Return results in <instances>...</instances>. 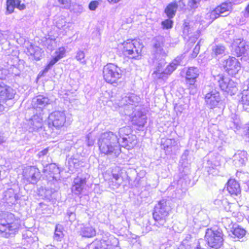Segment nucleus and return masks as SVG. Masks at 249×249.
I'll list each match as a JSON object with an SVG mask.
<instances>
[{"label": "nucleus", "instance_id": "obj_43", "mask_svg": "<svg viewBox=\"0 0 249 249\" xmlns=\"http://www.w3.org/2000/svg\"><path fill=\"white\" fill-rule=\"evenodd\" d=\"M59 60L55 56L51 60L49 64L46 66L44 69L43 70L42 73L41 72L39 73L38 76H42L44 73H45L48 71Z\"/></svg>", "mask_w": 249, "mask_h": 249}, {"label": "nucleus", "instance_id": "obj_45", "mask_svg": "<svg viewBox=\"0 0 249 249\" xmlns=\"http://www.w3.org/2000/svg\"><path fill=\"white\" fill-rule=\"evenodd\" d=\"M171 19H167L161 22V25L163 29H170L173 27V21Z\"/></svg>", "mask_w": 249, "mask_h": 249}, {"label": "nucleus", "instance_id": "obj_58", "mask_svg": "<svg viewBox=\"0 0 249 249\" xmlns=\"http://www.w3.org/2000/svg\"><path fill=\"white\" fill-rule=\"evenodd\" d=\"M178 4V6H179L180 9H183L185 5L182 0H179Z\"/></svg>", "mask_w": 249, "mask_h": 249}, {"label": "nucleus", "instance_id": "obj_37", "mask_svg": "<svg viewBox=\"0 0 249 249\" xmlns=\"http://www.w3.org/2000/svg\"><path fill=\"white\" fill-rule=\"evenodd\" d=\"M230 232L234 236V237L239 239L243 237L246 234V231L237 225Z\"/></svg>", "mask_w": 249, "mask_h": 249}, {"label": "nucleus", "instance_id": "obj_49", "mask_svg": "<svg viewBox=\"0 0 249 249\" xmlns=\"http://www.w3.org/2000/svg\"><path fill=\"white\" fill-rule=\"evenodd\" d=\"M67 216L70 222H72L76 219V215L73 211L70 209L68 210L67 212Z\"/></svg>", "mask_w": 249, "mask_h": 249}, {"label": "nucleus", "instance_id": "obj_46", "mask_svg": "<svg viewBox=\"0 0 249 249\" xmlns=\"http://www.w3.org/2000/svg\"><path fill=\"white\" fill-rule=\"evenodd\" d=\"M85 53L84 51H78L76 53V55L75 58L77 61L80 62L81 63L85 64L86 60L85 59Z\"/></svg>", "mask_w": 249, "mask_h": 249}, {"label": "nucleus", "instance_id": "obj_29", "mask_svg": "<svg viewBox=\"0 0 249 249\" xmlns=\"http://www.w3.org/2000/svg\"><path fill=\"white\" fill-rule=\"evenodd\" d=\"M29 124L33 131H37L42 126V118L40 113L34 115L29 120Z\"/></svg>", "mask_w": 249, "mask_h": 249}, {"label": "nucleus", "instance_id": "obj_12", "mask_svg": "<svg viewBox=\"0 0 249 249\" xmlns=\"http://www.w3.org/2000/svg\"><path fill=\"white\" fill-rule=\"evenodd\" d=\"M66 122V116L64 111L55 110L50 113L48 117V124L56 129L64 126Z\"/></svg>", "mask_w": 249, "mask_h": 249}, {"label": "nucleus", "instance_id": "obj_42", "mask_svg": "<svg viewBox=\"0 0 249 249\" xmlns=\"http://www.w3.org/2000/svg\"><path fill=\"white\" fill-rule=\"evenodd\" d=\"M225 47L221 45H215L212 47V55L217 56L223 54L225 52Z\"/></svg>", "mask_w": 249, "mask_h": 249}, {"label": "nucleus", "instance_id": "obj_24", "mask_svg": "<svg viewBox=\"0 0 249 249\" xmlns=\"http://www.w3.org/2000/svg\"><path fill=\"white\" fill-rule=\"evenodd\" d=\"M161 146L164 149L166 154H170L176 149L178 144L175 139H162Z\"/></svg>", "mask_w": 249, "mask_h": 249}, {"label": "nucleus", "instance_id": "obj_47", "mask_svg": "<svg viewBox=\"0 0 249 249\" xmlns=\"http://www.w3.org/2000/svg\"><path fill=\"white\" fill-rule=\"evenodd\" d=\"M65 53H66V50H65V48L63 47H60L59 48H58V50H57L55 51V56L56 57H57V58L59 60H60V59H61L64 57Z\"/></svg>", "mask_w": 249, "mask_h": 249}, {"label": "nucleus", "instance_id": "obj_52", "mask_svg": "<svg viewBox=\"0 0 249 249\" xmlns=\"http://www.w3.org/2000/svg\"><path fill=\"white\" fill-rule=\"evenodd\" d=\"M59 2L63 5L62 7L68 9L71 6L70 0H58Z\"/></svg>", "mask_w": 249, "mask_h": 249}, {"label": "nucleus", "instance_id": "obj_25", "mask_svg": "<svg viewBox=\"0 0 249 249\" xmlns=\"http://www.w3.org/2000/svg\"><path fill=\"white\" fill-rule=\"evenodd\" d=\"M247 161V153L245 151H238L233 157V163L237 167L245 165Z\"/></svg>", "mask_w": 249, "mask_h": 249}, {"label": "nucleus", "instance_id": "obj_33", "mask_svg": "<svg viewBox=\"0 0 249 249\" xmlns=\"http://www.w3.org/2000/svg\"><path fill=\"white\" fill-rule=\"evenodd\" d=\"M136 136L131 134L128 137H123V139L119 141L120 146L129 149L136 144Z\"/></svg>", "mask_w": 249, "mask_h": 249}, {"label": "nucleus", "instance_id": "obj_5", "mask_svg": "<svg viewBox=\"0 0 249 249\" xmlns=\"http://www.w3.org/2000/svg\"><path fill=\"white\" fill-rule=\"evenodd\" d=\"M122 45V52L125 56L135 59H139L141 56L143 46L137 39H127Z\"/></svg>", "mask_w": 249, "mask_h": 249}, {"label": "nucleus", "instance_id": "obj_20", "mask_svg": "<svg viewBox=\"0 0 249 249\" xmlns=\"http://www.w3.org/2000/svg\"><path fill=\"white\" fill-rule=\"evenodd\" d=\"M220 156L216 157L214 159L208 160L207 171L209 175L212 176L218 175L219 173V168L221 166Z\"/></svg>", "mask_w": 249, "mask_h": 249}, {"label": "nucleus", "instance_id": "obj_40", "mask_svg": "<svg viewBox=\"0 0 249 249\" xmlns=\"http://www.w3.org/2000/svg\"><path fill=\"white\" fill-rule=\"evenodd\" d=\"M68 166L70 171L73 172L75 169H77L79 166L78 160L72 157L69 158L68 160Z\"/></svg>", "mask_w": 249, "mask_h": 249}, {"label": "nucleus", "instance_id": "obj_62", "mask_svg": "<svg viewBox=\"0 0 249 249\" xmlns=\"http://www.w3.org/2000/svg\"><path fill=\"white\" fill-rule=\"evenodd\" d=\"M202 15L203 17L200 18V19H204V17H205V16H204V13H201V15Z\"/></svg>", "mask_w": 249, "mask_h": 249}, {"label": "nucleus", "instance_id": "obj_17", "mask_svg": "<svg viewBox=\"0 0 249 249\" xmlns=\"http://www.w3.org/2000/svg\"><path fill=\"white\" fill-rule=\"evenodd\" d=\"M219 86L221 89L230 94L234 95L236 94L238 89L236 84L232 80L228 78L220 76L218 81Z\"/></svg>", "mask_w": 249, "mask_h": 249}, {"label": "nucleus", "instance_id": "obj_41", "mask_svg": "<svg viewBox=\"0 0 249 249\" xmlns=\"http://www.w3.org/2000/svg\"><path fill=\"white\" fill-rule=\"evenodd\" d=\"M131 129L129 126H125L121 128L118 132L119 135V141L123 139V137H128L131 135Z\"/></svg>", "mask_w": 249, "mask_h": 249}, {"label": "nucleus", "instance_id": "obj_8", "mask_svg": "<svg viewBox=\"0 0 249 249\" xmlns=\"http://www.w3.org/2000/svg\"><path fill=\"white\" fill-rule=\"evenodd\" d=\"M205 239L210 247L219 248L223 242L222 231L220 229L215 228L208 229L205 232Z\"/></svg>", "mask_w": 249, "mask_h": 249}, {"label": "nucleus", "instance_id": "obj_6", "mask_svg": "<svg viewBox=\"0 0 249 249\" xmlns=\"http://www.w3.org/2000/svg\"><path fill=\"white\" fill-rule=\"evenodd\" d=\"M182 56H177L171 63H170L165 69H163V65L165 64L164 60H160L156 70L153 72V74L154 77L158 79L165 80L174 71L178 65H179L182 59Z\"/></svg>", "mask_w": 249, "mask_h": 249}, {"label": "nucleus", "instance_id": "obj_23", "mask_svg": "<svg viewBox=\"0 0 249 249\" xmlns=\"http://www.w3.org/2000/svg\"><path fill=\"white\" fill-rule=\"evenodd\" d=\"M4 197L7 204L14 205L16 204L20 198V195L18 193V189L9 188L5 192Z\"/></svg>", "mask_w": 249, "mask_h": 249}, {"label": "nucleus", "instance_id": "obj_32", "mask_svg": "<svg viewBox=\"0 0 249 249\" xmlns=\"http://www.w3.org/2000/svg\"><path fill=\"white\" fill-rule=\"evenodd\" d=\"M123 181V178L121 177V173L118 172L117 173L112 171V177L109 179L108 183L110 186L113 188H117L122 183Z\"/></svg>", "mask_w": 249, "mask_h": 249}, {"label": "nucleus", "instance_id": "obj_13", "mask_svg": "<svg viewBox=\"0 0 249 249\" xmlns=\"http://www.w3.org/2000/svg\"><path fill=\"white\" fill-rule=\"evenodd\" d=\"M199 75V71L196 67H190L186 72V81L190 90V93L194 94L197 90L196 84V78Z\"/></svg>", "mask_w": 249, "mask_h": 249}, {"label": "nucleus", "instance_id": "obj_27", "mask_svg": "<svg viewBox=\"0 0 249 249\" xmlns=\"http://www.w3.org/2000/svg\"><path fill=\"white\" fill-rule=\"evenodd\" d=\"M232 3L230 2L229 0H228L227 2L222 3L218 6L214 10L218 16V18L219 16H226L229 12L232 9Z\"/></svg>", "mask_w": 249, "mask_h": 249}, {"label": "nucleus", "instance_id": "obj_39", "mask_svg": "<svg viewBox=\"0 0 249 249\" xmlns=\"http://www.w3.org/2000/svg\"><path fill=\"white\" fill-rule=\"evenodd\" d=\"M222 223L225 228L227 230L228 232H230L236 225L235 223H233L231 218L229 217L222 218Z\"/></svg>", "mask_w": 249, "mask_h": 249}, {"label": "nucleus", "instance_id": "obj_16", "mask_svg": "<svg viewBox=\"0 0 249 249\" xmlns=\"http://www.w3.org/2000/svg\"><path fill=\"white\" fill-rule=\"evenodd\" d=\"M223 65L225 71L231 76L237 74L241 68L240 63L233 57H230L225 60L223 62Z\"/></svg>", "mask_w": 249, "mask_h": 249}, {"label": "nucleus", "instance_id": "obj_57", "mask_svg": "<svg viewBox=\"0 0 249 249\" xmlns=\"http://www.w3.org/2000/svg\"><path fill=\"white\" fill-rule=\"evenodd\" d=\"M229 1L231 3L232 5H235L241 3L243 0H229Z\"/></svg>", "mask_w": 249, "mask_h": 249}, {"label": "nucleus", "instance_id": "obj_38", "mask_svg": "<svg viewBox=\"0 0 249 249\" xmlns=\"http://www.w3.org/2000/svg\"><path fill=\"white\" fill-rule=\"evenodd\" d=\"M63 227L60 224L55 226L53 238L56 241H61L64 237Z\"/></svg>", "mask_w": 249, "mask_h": 249}, {"label": "nucleus", "instance_id": "obj_18", "mask_svg": "<svg viewBox=\"0 0 249 249\" xmlns=\"http://www.w3.org/2000/svg\"><path fill=\"white\" fill-rule=\"evenodd\" d=\"M15 91L10 86L6 85L3 82H0V102L6 100H11L14 98ZM3 109V106L0 103V111Z\"/></svg>", "mask_w": 249, "mask_h": 249}, {"label": "nucleus", "instance_id": "obj_59", "mask_svg": "<svg viewBox=\"0 0 249 249\" xmlns=\"http://www.w3.org/2000/svg\"><path fill=\"white\" fill-rule=\"evenodd\" d=\"M46 249H56V248L51 245L46 246Z\"/></svg>", "mask_w": 249, "mask_h": 249}, {"label": "nucleus", "instance_id": "obj_50", "mask_svg": "<svg viewBox=\"0 0 249 249\" xmlns=\"http://www.w3.org/2000/svg\"><path fill=\"white\" fill-rule=\"evenodd\" d=\"M86 142L89 146H92L94 143V140L92 138L91 134L89 133L86 137Z\"/></svg>", "mask_w": 249, "mask_h": 249}, {"label": "nucleus", "instance_id": "obj_15", "mask_svg": "<svg viewBox=\"0 0 249 249\" xmlns=\"http://www.w3.org/2000/svg\"><path fill=\"white\" fill-rule=\"evenodd\" d=\"M89 178V176L87 174H78L73 179L71 188L72 192L75 195L81 194Z\"/></svg>", "mask_w": 249, "mask_h": 249}, {"label": "nucleus", "instance_id": "obj_3", "mask_svg": "<svg viewBox=\"0 0 249 249\" xmlns=\"http://www.w3.org/2000/svg\"><path fill=\"white\" fill-rule=\"evenodd\" d=\"M21 226V220L9 213H0V233L8 238L14 236Z\"/></svg>", "mask_w": 249, "mask_h": 249}, {"label": "nucleus", "instance_id": "obj_53", "mask_svg": "<svg viewBox=\"0 0 249 249\" xmlns=\"http://www.w3.org/2000/svg\"><path fill=\"white\" fill-rule=\"evenodd\" d=\"M98 3L96 1H91L89 5V9L90 10H95L98 6Z\"/></svg>", "mask_w": 249, "mask_h": 249}, {"label": "nucleus", "instance_id": "obj_48", "mask_svg": "<svg viewBox=\"0 0 249 249\" xmlns=\"http://www.w3.org/2000/svg\"><path fill=\"white\" fill-rule=\"evenodd\" d=\"M190 25L189 22L185 21L183 24V32L184 35H188L192 33V29L190 27Z\"/></svg>", "mask_w": 249, "mask_h": 249}, {"label": "nucleus", "instance_id": "obj_1", "mask_svg": "<svg viewBox=\"0 0 249 249\" xmlns=\"http://www.w3.org/2000/svg\"><path fill=\"white\" fill-rule=\"evenodd\" d=\"M140 101V98L134 94H128L122 98L119 103L120 107H124V114L130 116L133 125L143 127L146 123V116L141 108L135 105Z\"/></svg>", "mask_w": 249, "mask_h": 249}, {"label": "nucleus", "instance_id": "obj_7", "mask_svg": "<svg viewBox=\"0 0 249 249\" xmlns=\"http://www.w3.org/2000/svg\"><path fill=\"white\" fill-rule=\"evenodd\" d=\"M205 103L206 106L211 109L218 106L222 102L219 91L212 86H206L204 89Z\"/></svg>", "mask_w": 249, "mask_h": 249}, {"label": "nucleus", "instance_id": "obj_10", "mask_svg": "<svg viewBox=\"0 0 249 249\" xmlns=\"http://www.w3.org/2000/svg\"><path fill=\"white\" fill-rule=\"evenodd\" d=\"M103 73L105 80L110 84L116 83L122 76L121 69L111 63L108 64L104 67Z\"/></svg>", "mask_w": 249, "mask_h": 249}, {"label": "nucleus", "instance_id": "obj_54", "mask_svg": "<svg viewBox=\"0 0 249 249\" xmlns=\"http://www.w3.org/2000/svg\"><path fill=\"white\" fill-rule=\"evenodd\" d=\"M48 149L45 148V149H43V150H42L41 151H40L39 152H38L37 154V156L39 158H40L48 154Z\"/></svg>", "mask_w": 249, "mask_h": 249}, {"label": "nucleus", "instance_id": "obj_44", "mask_svg": "<svg viewBox=\"0 0 249 249\" xmlns=\"http://www.w3.org/2000/svg\"><path fill=\"white\" fill-rule=\"evenodd\" d=\"M190 235L187 236L186 238L182 241L179 246L180 249H189L191 245V242L190 241Z\"/></svg>", "mask_w": 249, "mask_h": 249}, {"label": "nucleus", "instance_id": "obj_11", "mask_svg": "<svg viewBox=\"0 0 249 249\" xmlns=\"http://www.w3.org/2000/svg\"><path fill=\"white\" fill-rule=\"evenodd\" d=\"M41 177L39 169L35 166H29L23 171V180L27 184H35Z\"/></svg>", "mask_w": 249, "mask_h": 249}, {"label": "nucleus", "instance_id": "obj_21", "mask_svg": "<svg viewBox=\"0 0 249 249\" xmlns=\"http://www.w3.org/2000/svg\"><path fill=\"white\" fill-rule=\"evenodd\" d=\"M50 104V100L47 96L39 95L32 100V105L34 108L42 111L43 109Z\"/></svg>", "mask_w": 249, "mask_h": 249}, {"label": "nucleus", "instance_id": "obj_60", "mask_svg": "<svg viewBox=\"0 0 249 249\" xmlns=\"http://www.w3.org/2000/svg\"><path fill=\"white\" fill-rule=\"evenodd\" d=\"M109 3H116L120 1L121 0H107Z\"/></svg>", "mask_w": 249, "mask_h": 249}, {"label": "nucleus", "instance_id": "obj_35", "mask_svg": "<svg viewBox=\"0 0 249 249\" xmlns=\"http://www.w3.org/2000/svg\"><path fill=\"white\" fill-rule=\"evenodd\" d=\"M241 94L240 103L243 108L245 111L249 112V88L244 89Z\"/></svg>", "mask_w": 249, "mask_h": 249}, {"label": "nucleus", "instance_id": "obj_63", "mask_svg": "<svg viewBox=\"0 0 249 249\" xmlns=\"http://www.w3.org/2000/svg\"><path fill=\"white\" fill-rule=\"evenodd\" d=\"M186 153H188V151H186L184 153V154L186 155Z\"/></svg>", "mask_w": 249, "mask_h": 249}, {"label": "nucleus", "instance_id": "obj_56", "mask_svg": "<svg viewBox=\"0 0 249 249\" xmlns=\"http://www.w3.org/2000/svg\"><path fill=\"white\" fill-rule=\"evenodd\" d=\"M244 16L246 18H249V4L245 9Z\"/></svg>", "mask_w": 249, "mask_h": 249}, {"label": "nucleus", "instance_id": "obj_55", "mask_svg": "<svg viewBox=\"0 0 249 249\" xmlns=\"http://www.w3.org/2000/svg\"><path fill=\"white\" fill-rule=\"evenodd\" d=\"M6 141V138L4 136V134L0 132V145L5 142Z\"/></svg>", "mask_w": 249, "mask_h": 249}, {"label": "nucleus", "instance_id": "obj_36", "mask_svg": "<svg viewBox=\"0 0 249 249\" xmlns=\"http://www.w3.org/2000/svg\"><path fill=\"white\" fill-rule=\"evenodd\" d=\"M178 7V4L176 1L171 2L167 6L164 12L169 18H172L175 16Z\"/></svg>", "mask_w": 249, "mask_h": 249}, {"label": "nucleus", "instance_id": "obj_4", "mask_svg": "<svg viewBox=\"0 0 249 249\" xmlns=\"http://www.w3.org/2000/svg\"><path fill=\"white\" fill-rule=\"evenodd\" d=\"M171 210L166 201L165 200L160 201L155 206L153 213V218L155 223L152 225V227L147 226L146 231H149L151 230H157V228H166L165 224Z\"/></svg>", "mask_w": 249, "mask_h": 249}, {"label": "nucleus", "instance_id": "obj_28", "mask_svg": "<svg viewBox=\"0 0 249 249\" xmlns=\"http://www.w3.org/2000/svg\"><path fill=\"white\" fill-rule=\"evenodd\" d=\"M21 0H7L6 1V12L11 14L14 12V9L17 8L20 10L25 9L26 6L24 3H21Z\"/></svg>", "mask_w": 249, "mask_h": 249}, {"label": "nucleus", "instance_id": "obj_26", "mask_svg": "<svg viewBox=\"0 0 249 249\" xmlns=\"http://www.w3.org/2000/svg\"><path fill=\"white\" fill-rule=\"evenodd\" d=\"M227 190L232 196H237L240 194L241 189L239 184L234 179L228 180L226 186Z\"/></svg>", "mask_w": 249, "mask_h": 249}, {"label": "nucleus", "instance_id": "obj_51", "mask_svg": "<svg viewBox=\"0 0 249 249\" xmlns=\"http://www.w3.org/2000/svg\"><path fill=\"white\" fill-rule=\"evenodd\" d=\"M200 50V45L199 42L196 45L195 48L193 50V53L191 54V57L192 58H195L198 54Z\"/></svg>", "mask_w": 249, "mask_h": 249}, {"label": "nucleus", "instance_id": "obj_30", "mask_svg": "<svg viewBox=\"0 0 249 249\" xmlns=\"http://www.w3.org/2000/svg\"><path fill=\"white\" fill-rule=\"evenodd\" d=\"M43 165L44 166L43 172L44 173L49 175L53 179L56 180V177L55 176V175H57L59 173V168L56 166V165L54 163H51L46 164L45 165L43 164Z\"/></svg>", "mask_w": 249, "mask_h": 249}, {"label": "nucleus", "instance_id": "obj_31", "mask_svg": "<svg viewBox=\"0 0 249 249\" xmlns=\"http://www.w3.org/2000/svg\"><path fill=\"white\" fill-rule=\"evenodd\" d=\"M80 232L83 237L87 238L93 237L96 233L95 228L89 224L83 225L81 227Z\"/></svg>", "mask_w": 249, "mask_h": 249}, {"label": "nucleus", "instance_id": "obj_2", "mask_svg": "<svg viewBox=\"0 0 249 249\" xmlns=\"http://www.w3.org/2000/svg\"><path fill=\"white\" fill-rule=\"evenodd\" d=\"M98 144L101 154L116 157L121 153L119 139L112 132L102 134L98 139Z\"/></svg>", "mask_w": 249, "mask_h": 249}, {"label": "nucleus", "instance_id": "obj_22", "mask_svg": "<svg viewBox=\"0 0 249 249\" xmlns=\"http://www.w3.org/2000/svg\"><path fill=\"white\" fill-rule=\"evenodd\" d=\"M204 19H200L202 17V15H197L196 17V25L198 24L200 25L205 24V25L210 24L215 19L218 18L216 13L214 10L209 11L208 13H204Z\"/></svg>", "mask_w": 249, "mask_h": 249}, {"label": "nucleus", "instance_id": "obj_34", "mask_svg": "<svg viewBox=\"0 0 249 249\" xmlns=\"http://www.w3.org/2000/svg\"><path fill=\"white\" fill-rule=\"evenodd\" d=\"M70 23L67 22L65 18L61 17L56 21V26L58 29L61 30L63 35H65L70 30Z\"/></svg>", "mask_w": 249, "mask_h": 249}, {"label": "nucleus", "instance_id": "obj_19", "mask_svg": "<svg viewBox=\"0 0 249 249\" xmlns=\"http://www.w3.org/2000/svg\"><path fill=\"white\" fill-rule=\"evenodd\" d=\"M165 40L164 37L161 36H157L153 39V51L155 54L162 57L166 56L168 53V51L163 48Z\"/></svg>", "mask_w": 249, "mask_h": 249}, {"label": "nucleus", "instance_id": "obj_61", "mask_svg": "<svg viewBox=\"0 0 249 249\" xmlns=\"http://www.w3.org/2000/svg\"><path fill=\"white\" fill-rule=\"evenodd\" d=\"M246 137H248L247 141L249 142V127H248V133L246 134Z\"/></svg>", "mask_w": 249, "mask_h": 249}, {"label": "nucleus", "instance_id": "obj_9", "mask_svg": "<svg viewBox=\"0 0 249 249\" xmlns=\"http://www.w3.org/2000/svg\"><path fill=\"white\" fill-rule=\"evenodd\" d=\"M119 241L113 235L104 237L101 240H95L89 246V249H120Z\"/></svg>", "mask_w": 249, "mask_h": 249}, {"label": "nucleus", "instance_id": "obj_14", "mask_svg": "<svg viewBox=\"0 0 249 249\" xmlns=\"http://www.w3.org/2000/svg\"><path fill=\"white\" fill-rule=\"evenodd\" d=\"M231 48L232 54L237 56L245 55L249 52V46L241 38L234 39L231 44Z\"/></svg>", "mask_w": 249, "mask_h": 249}]
</instances>
